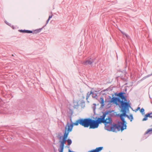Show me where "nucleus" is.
<instances>
[{
    "instance_id": "nucleus-1",
    "label": "nucleus",
    "mask_w": 152,
    "mask_h": 152,
    "mask_svg": "<svg viewBox=\"0 0 152 152\" xmlns=\"http://www.w3.org/2000/svg\"><path fill=\"white\" fill-rule=\"evenodd\" d=\"M130 107V104H129L127 107H125L123 109H121V111L123 113L120 115L119 116L121 121H122V123H124L126 126V122L124 120V117H127L130 121H132L133 119V117L132 115H131L129 116L126 114V110H128L129 107Z\"/></svg>"
},
{
    "instance_id": "nucleus-2",
    "label": "nucleus",
    "mask_w": 152,
    "mask_h": 152,
    "mask_svg": "<svg viewBox=\"0 0 152 152\" xmlns=\"http://www.w3.org/2000/svg\"><path fill=\"white\" fill-rule=\"evenodd\" d=\"M109 130H107L109 131H112L113 132H116L120 130L122 131L124 129H126V126L124 125V123L121 122H118L117 124H115L113 126L110 125L108 126Z\"/></svg>"
},
{
    "instance_id": "nucleus-3",
    "label": "nucleus",
    "mask_w": 152,
    "mask_h": 152,
    "mask_svg": "<svg viewBox=\"0 0 152 152\" xmlns=\"http://www.w3.org/2000/svg\"><path fill=\"white\" fill-rule=\"evenodd\" d=\"M106 116V114H103L101 118H99V119L101 123L102 122L105 124V129L106 130H109V128L108 126L112 125V120L110 117H108L105 120V118Z\"/></svg>"
},
{
    "instance_id": "nucleus-4",
    "label": "nucleus",
    "mask_w": 152,
    "mask_h": 152,
    "mask_svg": "<svg viewBox=\"0 0 152 152\" xmlns=\"http://www.w3.org/2000/svg\"><path fill=\"white\" fill-rule=\"evenodd\" d=\"M111 102H113L115 104L117 105L118 102L120 103L121 105L120 107L121 108V109H123L126 107H127L129 103V102H124L123 101H121V99L118 98L116 97H113L111 99Z\"/></svg>"
},
{
    "instance_id": "nucleus-5",
    "label": "nucleus",
    "mask_w": 152,
    "mask_h": 152,
    "mask_svg": "<svg viewBox=\"0 0 152 152\" xmlns=\"http://www.w3.org/2000/svg\"><path fill=\"white\" fill-rule=\"evenodd\" d=\"M101 123L99 119V118H98L97 120H94L90 119L89 126L90 129H95L97 128L99 124Z\"/></svg>"
},
{
    "instance_id": "nucleus-6",
    "label": "nucleus",
    "mask_w": 152,
    "mask_h": 152,
    "mask_svg": "<svg viewBox=\"0 0 152 152\" xmlns=\"http://www.w3.org/2000/svg\"><path fill=\"white\" fill-rule=\"evenodd\" d=\"M73 127V124H70L69 122L67 123L65 127V132L63 138L66 139L69 133L72 131Z\"/></svg>"
},
{
    "instance_id": "nucleus-7",
    "label": "nucleus",
    "mask_w": 152,
    "mask_h": 152,
    "mask_svg": "<svg viewBox=\"0 0 152 152\" xmlns=\"http://www.w3.org/2000/svg\"><path fill=\"white\" fill-rule=\"evenodd\" d=\"M42 30V28H39L33 31L27 30H19L18 31L21 33H27L28 34L32 33L33 34H37L40 32Z\"/></svg>"
},
{
    "instance_id": "nucleus-8",
    "label": "nucleus",
    "mask_w": 152,
    "mask_h": 152,
    "mask_svg": "<svg viewBox=\"0 0 152 152\" xmlns=\"http://www.w3.org/2000/svg\"><path fill=\"white\" fill-rule=\"evenodd\" d=\"M90 119L89 118L80 119L79 124L85 127H88L89 126Z\"/></svg>"
},
{
    "instance_id": "nucleus-9",
    "label": "nucleus",
    "mask_w": 152,
    "mask_h": 152,
    "mask_svg": "<svg viewBox=\"0 0 152 152\" xmlns=\"http://www.w3.org/2000/svg\"><path fill=\"white\" fill-rule=\"evenodd\" d=\"M66 140V139L63 138L62 140L60 141L61 145L60 146L61 149L59 150V152H63L64 144L65 143Z\"/></svg>"
},
{
    "instance_id": "nucleus-10",
    "label": "nucleus",
    "mask_w": 152,
    "mask_h": 152,
    "mask_svg": "<svg viewBox=\"0 0 152 152\" xmlns=\"http://www.w3.org/2000/svg\"><path fill=\"white\" fill-rule=\"evenodd\" d=\"M93 61V59L91 58H90L83 62L82 64L84 65H88L91 64Z\"/></svg>"
},
{
    "instance_id": "nucleus-11",
    "label": "nucleus",
    "mask_w": 152,
    "mask_h": 152,
    "mask_svg": "<svg viewBox=\"0 0 152 152\" xmlns=\"http://www.w3.org/2000/svg\"><path fill=\"white\" fill-rule=\"evenodd\" d=\"M123 93L122 92L118 94V96L121 98L122 99L121 101H123V102H129V101H127V100L126 98L123 95Z\"/></svg>"
},
{
    "instance_id": "nucleus-12",
    "label": "nucleus",
    "mask_w": 152,
    "mask_h": 152,
    "mask_svg": "<svg viewBox=\"0 0 152 152\" xmlns=\"http://www.w3.org/2000/svg\"><path fill=\"white\" fill-rule=\"evenodd\" d=\"M152 113H148L146 114L144 118L142 120V121H145L148 119V117L152 118V116H151V114H152Z\"/></svg>"
},
{
    "instance_id": "nucleus-13",
    "label": "nucleus",
    "mask_w": 152,
    "mask_h": 152,
    "mask_svg": "<svg viewBox=\"0 0 152 152\" xmlns=\"http://www.w3.org/2000/svg\"><path fill=\"white\" fill-rule=\"evenodd\" d=\"M99 101L100 103L101 104V107H103L104 106V99L102 97H100Z\"/></svg>"
},
{
    "instance_id": "nucleus-14",
    "label": "nucleus",
    "mask_w": 152,
    "mask_h": 152,
    "mask_svg": "<svg viewBox=\"0 0 152 152\" xmlns=\"http://www.w3.org/2000/svg\"><path fill=\"white\" fill-rule=\"evenodd\" d=\"M80 120V119L76 121L74 123H72V124H70L69 123V124H73V125H76V126L78 125V124H79V121Z\"/></svg>"
},
{
    "instance_id": "nucleus-15",
    "label": "nucleus",
    "mask_w": 152,
    "mask_h": 152,
    "mask_svg": "<svg viewBox=\"0 0 152 152\" xmlns=\"http://www.w3.org/2000/svg\"><path fill=\"white\" fill-rule=\"evenodd\" d=\"M152 133V128L151 129H149L148 130L147 132H146L145 134H151Z\"/></svg>"
},
{
    "instance_id": "nucleus-16",
    "label": "nucleus",
    "mask_w": 152,
    "mask_h": 152,
    "mask_svg": "<svg viewBox=\"0 0 152 152\" xmlns=\"http://www.w3.org/2000/svg\"><path fill=\"white\" fill-rule=\"evenodd\" d=\"M121 31V33L124 35V37H125L127 38H128V37H129V36L127 34L125 33H124V32H123L122 31Z\"/></svg>"
},
{
    "instance_id": "nucleus-17",
    "label": "nucleus",
    "mask_w": 152,
    "mask_h": 152,
    "mask_svg": "<svg viewBox=\"0 0 152 152\" xmlns=\"http://www.w3.org/2000/svg\"><path fill=\"white\" fill-rule=\"evenodd\" d=\"M67 142L68 145H71L72 142V141L70 139H68L67 141Z\"/></svg>"
},
{
    "instance_id": "nucleus-18",
    "label": "nucleus",
    "mask_w": 152,
    "mask_h": 152,
    "mask_svg": "<svg viewBox=\"0 0 152 152\" xmlns=\"http://www.w3.org/2000/svg\"><path fill=\"white\" fill-rule=\"evenodd\" d=\"M144 109L143 108H142L140 110V112L142 115L144 114Z\"/></svg>"
},
{
    "instance_id": "nucleus-19",
    "label": "nucleus",
    "mask_w": 152,
    "mask_h": 152,
    "mask_svg": "<svg viewBox=\"0 0 152 152\" xmlns=\"http://www.w3.org/2000/svg\"><path fill=\"white\" fill-rule=\"evenodd\" d=\"M49 20H49V19H48L46 21V24L42 28H42V29L44 28V27H45L46 25L48 23Z\"/></svg>"
},
{
    "instance_id": "nucleus-20",
    "label": "nucleus",
    "mask_w": 152,
    "mask_h": 152,
    "mask_svg": "<svg viewBox=\"0 0 152 152\" xmlns=\"http://www.w3.org/2000/svg\"><path fill=\"white\" fill-rule=\"evenodd\" d=\"M51 14H52V12H51ZM53 15L52 14H51V15H50L49 17V18H48V19H49V20H50V19L52 18Z\"/></svg>"
},
{
    "instance_id": "nucleus-21",
    "label": "nucleus",
    "mask_w": 152,
    "mask_h": 152,
    "mask_svg": "<svg viewBox=\"0 0 152 152\" xmlns=\"http://www.w3.org/2000/svg\"><path fill=\"white\" fill-rule=\"evenodd\" d=\"M5 23L9 26H10L11 24L9 23L7 21H5Z\"/></svg>"
},
{
    "instance_id": "nucleus-22",
    "label": "nucleus",
    "mask_w": 152,
    "mask_h": 152,
    "mask_svg": "<svg viewBox=\"0 0 152 152\" xmlns=\"http://www.w3.org/2000/svg\"><path fill=\"white\" fill-rule=\"evenodd\" d=\"M140 110V107H138L137 109H136V111H138V110Z\"/></svg>"
},
{
    "instance_id": "nucleus-23",
    "label": "nucleus",
    "mask_w": 152,
    "mask_h": 152,
    "mask_svg": "<svg viewBox=\"0 0 152 152\" xmlns=\"http://www.w3.org/2000/svg\"><path fill=\"white\" fill-rule=\"evenodd\" d=\"M89 95H90V94L88 95V94H87V99L89 97Z\"/></svg>"
},
{
    "instance_id": "nucleus-24",
    "label": "nucleus",
    "mask_w": 152,
    "mask_h": 152,
    "mask_svg": "<svg viewBox=\"0 0 152 152\" xmlns=\"http://www.w3.org/2000/svg\"><path fill=\"white\" fill-rule=\"evenodd\" d=\"M91 93H92V92H91V93H90V94H91Z\"/></svg>"
}]
</instances>
